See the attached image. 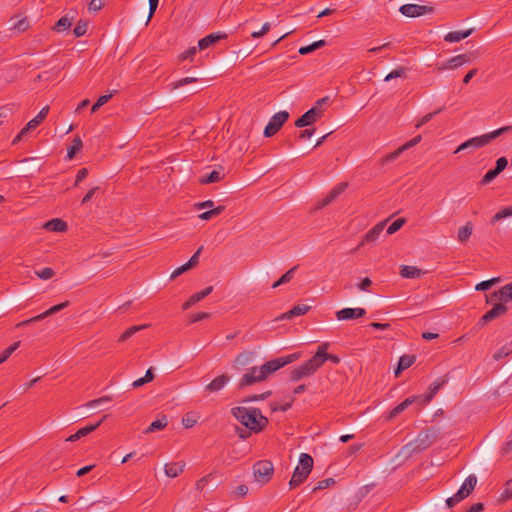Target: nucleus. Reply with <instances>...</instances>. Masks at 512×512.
I'll use <instances>...</instances> for the list:
<instances>
[{
    "label": "nucleus",
    "instance_id": "49",
    "mask_svg": "<svg viewBox=\"0 0 512 512\" xmlns=\"http://www.w3.org/2000/svg\"><path fill=\"white\" fill-rule=\"evenodd\" d=\"M198 79L197 78H194V77H185V78H182L178 81H175L171 84V89L172 90H175V89H178L180 87H183L185 85H188V84H191V83H195L197 82Z\"/></svg>",
    "mask_w": 512,
    "mask_h": 512
},
{
    "label": "nucleus",
    "instance_id": "40",
    "mask_svg": "<svg viewBox=\"0 0 512 512\" xmlns=\"http://www.w3.org/2000/svg\"><path fill=\"white\" fill-rule=\"evenodd\" d=\"M473 224L471 222H467L463 227H461L458 231V240L461 243L466 242L470 236L472 235Z\"/></svg>",
    "mask_w": 512,
    "mask_h": 512
},
{
    "label": "nucleus",
    "instance_id": "34",
    "mask_svg": "<svg viewBox=\"0 0 512 512\" xmlns=\"http://www.w3.org/2000/svg\"><path fill=\"white\" fill-rule=\"evenodd\" d=\"M423 274L424 272L415 266L403 265L400 270V275L407 279L419 278Z\"/></svg>",
    "mask_w": 512,
    "mask_h": 512
},
{
    "label": "nucleus",
    "instance_id": "10",
    "mask_svg": "<svg viewBox=\"0 0 512 512\" xmlns=\"http://www.w3.org/2000/svg\"><path fill=\"white\" fill-rule=\"evenodd\" d=\"M48 112L49 106L43 107L38 115L30 120L26 126L21 129L18 135L13 139L12 143L17 144L31 129H35L46 118Z\"/></svg>",
    "mask_w": 512,
    "mask_h": 512
},
{
    "label": "nucleus",
    "instance_id": "9",
    "mask_svg": "<svg viewBox=\"0 0 512 512\" xmlns=\"http://www.w3.org/2000/svg\"><path fill=\"white\" fill-rule=\"evenodd\" d=\"M399 11L405 17L416 18L433 13L434 7L430 5L404 4L399 8Z\"/></svg>",
    "mask_w": 512,
    "mask_h": 512
},
{
    "label": "nucleus",
    "instance_id": "54",
    "mask_svg": "<svg viewBox=\"0 0 512 512\" xmlns=\"http://www.w3.org/2000/svg\"><path fill=\"white\" fill-rule=\"evenodd\" d=\"M442 110H443V109H442V108H440V109H438V110H436V111H434V112H431V113H428V114L424 115V116L419 120V122H418V123H416L415 127H416V128H420V127H422L424 124H426V123H428L430 120H432V119H433V117H434L435 115H437L438 113H440Z\"/></svg>",
    "mask_w": 512,
    "mask_h": 512
},
{
    "label": "nucleus",
    "instance_id": "45",
    "mask_svg": "<svg viewBox=\"0 0 512 512\" xmlns=\"http://www.w3.org/2000/svg\"><path fill=\"white\" fill-rule=\"evenodd\" d=\"M272 395V391H266L262 394H254L247 396L241 400L242 403L255 402V401H263L269 398Z\"/></svg>",
    "mask_w": 512,
    "mask_h": 512
},
{
    "label": "nucleus",
    "instance_id": "48",
    "mask_svg": "<svg viewBox=\"0 0 512 512\" xmlns=\"http://www.w3.org/2000/svg\"><path fill=\"white\" fill-rule=\"evenodd\" d=\"M20 346V341H17L15 343H13L12 345H10L8 348H6L1 356H0V364H2L3 362H5L11 355L12 353L18 349V347Z\"/></svg>",
    "mask_w": 512,
    "mask_h": 512
},
{
    "label": "nucleus",
    "instance_id": "64",
    "mask_svg": "<svg viewBox=\"0 0 512 512\" xmlns=\"http://www.w3.org/2000/svg\"><path fill=\"white\" fill-rule=\"evenodd\" d=\"M197 423V420L190 414H186L182 418V424L185 428H192Z\"/></svg>",
    "mask_w": 512,
    "mask_h": 512
},
{
    "label": "nucleus",
    "instance_id": "16",
    "mask_svg": "<svg viewBox=\"0 0 512 512\" xmlns=\"http://www.w3.org/2000/svg\"><path fill=\"white\" fill-rule=\"evenodd\" d=\"M448 382V377L444 376L442 378L437 379L434 383H432L429 387V392L424 395H419L420 397L419 404L420 406H424L428 404L434 396L438 393V391Z\"/></svg>",
    "mask_w": 512,
    "mask_h": 512
},
{
    "label": "nucleus",
    "instance_id": "23",
    "mask_svg": "<svg viewBox=\"0 0 512 512\" xmlns=\"http://www.w3.org/2000/svg\"><path fill=\"white\" fill-rule=\"evenodd\" d=\"M310 308L311 307L306 304H297L293 306L289 311L277 317V320L292 319L294 317L304 315L310 310Z\"/></svg>",
    "mask_w": 512,
    "mask_h": 512
},
{
    "label": "nucleus",
    "instance_id": "3",
    "mask_svg": "<svg viewBox=\"0 0 512 512\" xmlns=\"http://www.w3.org/2000/svg\"><path fill=\"white\" fill-rule=\"evenodd\" d=\"M512 131V125L511 126H505L501 127L495 131L483 134L481 136L473 137L468 139L467 141L460 144L457 149L454 151V153H459L463 150H466L468 148H481L489 144L491 141L495 140L499 136Z\"/></svg>",
    "mask_w": 512,
    "mask_h": 512
},
{
    "label": "nucleus",
    "instance_id": "12",
    "mask_svg": "<svg viewBox=\"0 0 512 512\" xmlns=\"http://www.w3.org/2000/svg\"><path fill=\"white\" fill-rule=\"evenodd\" d=\"M68 305H69L68 301H65V302H62L60 304L54 305L51 308H49L48 310H46L45 312H43V313H41V314H39L37 316H34V317L30 318V319H27V320L19 322L18 324H16V327L17 328L25 327V326H27V325H29L31 323L43 320L44 318L49 317V316H51V315H53V314L63 310Z\"/></svg>",
    "mask_w": 512,
    "mask_h": 512
},
{
    "label": "nucleus",
    "instance_id": "18",
    "mask_svg": "<svg viewBox=\"0 0 512 512\" xmlns=\"http://www.w3.org/2000/svg\"><path fill=\"white\" fill-rule=\"evenodd\" d=\"M386 221L379 222L376 224L372 229H370L362 238L360 244L358 245L357 249L364 246L365 244L374 243L380 236V234L383 232Z\"/></svg>",
    "mask_w": 512,
    "mask_h": 512
},
{
    "label": "nucleus",
    "instance_id": "30",
    "mask_svg": "<svg viewBox=\"0 0 512 512\" xmlns=\"http://www.w3.org/2000/svg\"><path fill=\"white\" fill-rule=\"evenodd\" d=\"M44 228L51 232H65L68 225L60 218H54L45 223Z\"/></svg>",
    "mask_w": 512,
    "mask_h": 512
},
{
    "label": "nucleus",
    "instance_id": "42",
    "mask_svg": "<svg viewBox=\"0 0 512 512\" xmlns=\"http://www.w3.org/2000/svg\"><path fill=\"white\" fill-rule=\"evenodd\" d=\"M224 210H225V206L219 205V206H217L215 208H212V209H210L208 211H205V212L201 213L199 215V218L201 220L207 221V220L212 219L215 216L220 215Z\"/></svg>",
    "mask_w": 512,
    "mask_h": 512
},
{
    "label": "nucleus",
    "instance_id": "55",
    "mask_svg": "<svg viewBox=\"0 0 512 512\" xmlns=\"http://www.w3.org/2000/svg\"><path fill=\"white\" fill-rule=\"evenodd\" d=\"M499 175V173L493 168L491 170H489L484 176L483 178L481 179L480 181V184L481 185H487L489 184L492 180H494L497 176Z\"/></svg>",
    "mask_w": 512,
    "mask_h": 512
},
{
    "label": "nucleus",
    "instance_id": "63",
    "mask_svg": "<svg viewBox=\"0 0 512 512\" xmlns=\"http://www.w3.org/2000/svg\"><path fill=\"white\" fill-rule=\"evenodd\" d=\"M405 76V70L404 68H398V69H395L393 71H391L386 77H385V81H390L392 79H395V78H398V77H403Z\"/></svg>",
    "mask_w": 512,
    "mask_h": 512
},
{
    "label": "nucleus",
    "instance_id": "15",
    "mask_svg": "<svg viewBox=\"0 0 512 512\" xmlns=\"http://www.w3.org/2000/svg\"><path fill=\"white\" fill-rule=\"evenodd\" d=\"M348 187L347 182L337 184L321 201L316 205V210L323 209L331 204L339 195H341Z\"/></svg>",
    "mask_w": 512,
    "mask_h": 512
},
{
    "label": "nucleus",
    "instance_id": "21",
    "mask_svg": "<svg viewBox=\"0 0 512 512\" xmlns=\"http://www.w3.org/2000/svg\"><path fill=\"white\" fill-rule=\"evenodd\" d=\"M227 38V34L223 32L211 33L198 42V48L200 50L207 49L208 47L218 43L220 40Z\"/></svg>",
    "mask_w": 512,
    "mask_h": 512
},
{
    "label": "nucleus",
    "instance_id": "44",
    "mask_svg": "<svg viewBox=\"0 0 512 512\" xmlns=\"http://www.w3.org/2000/svg\"><path fill=\"white\" fill-rule=\"evenodd\" d=\"M71 25V20L67 16H63L55 23L53 30L57 32H62L69 29Z\"/></svg>",
    "mask_w": 512,
    "mask_h": 512
},
{
    "label": "nucleus",
    "instance_id": "4",
    "mask_svg": "<svg viewBox=\"0 0 512 512\" xmlns=\"http://www.w3.org/2000/svg\"><path fill=\"white\" fill-rule=\"evenodd\" d=\"M313 458L307 453L300 454L299 465L294 469L289 481L290 489L300 486L309 476L313 468Z\"/></svg>",
    "mask_w": 512,
    "mask_h": 512
},
{
    "label": "nucleus",
    "instance_id": "58",
    "mask_svg": "<svg viewBox=\"0 0 512 512\" xmlns=\"http://www.w3.org/2000/svg\"><path fill=\"white\" fill-rule=\"evenodd\" d=\"M202 250H203V246H200L198 248V250L189 259V261L187 263H185L189 267V269L197 266V264L199 263V256H200Z\"/></svg>",
    "mask_w": 512,
    "mask_h": 512
},
{
    "label": "nucleus",
    "instance_id": "1",
    "mask_svg": "<svg viewBox=\"0 0 512 512\" xmlns=\"http://www.w3.org/2000/svg\"><path fill=\"white\" fill-rule=\"evenodd\" d=\"M231 414L239 423L253 433L262 432L269 423L268 418L262 414L259 408L237 406L231 409Z\"/></svg>",
    "mask_w": 512,
    "mask_h": 512
},
{
    "label": "nucleus",
    "instance_id": "50",
    "mask_svg": "<svg viewBox=\"0 0 512 512\" xmlns=\"http://www.w3.org/2000/svg\"><path fill=\"white\" fill-rule=\"evenodd\" d=\"M406 223L405 218H398L395 220L388 228H387V234L392 235L396 233L399 229L403 227V225Z\"/></svg>",
    "mask_w": 512,
    "mask_h": 512
},
{
    "label": "nucleus",
    "instance_id": "2",
    "mask_svg": "<svg viewBox=\"0 0 512 512\" xmlns=\"http://www.w3.org/2000/svg\"><path fill=\"white\" fill-rule=\"evenodd\" d=\"M439 436V429L435 427L427 428L422 430L417 438L406 444L402 448V452H404L407 455H411L413 453H419L426 449H428L430 446H432Z\"/></svg>",
    "mask_w": 512,
    "mask_h": 512
},
{
    "label": "nucleus",
    "instance_id": "35",
    "mask_svg": "<svg viewBox=\"0 0 512 512\" xmlns=\"http://www.w3.org/2000/svg\"><path fill=\"white\" fill-rule=\"evenodd\" d=\"M224 178V174H221L220 171L213 170L209 174L203 175L199 178L200 184H210V183H216L219 182Z\"/></svg>",
    "mask_w": 512,
    "mask_h": 512
},
{
    "label": "nucleus",
    "instance_id": "28",
    "mask_svg": "<svg viewBox=\"0 0 512 512\" xmlns=\"http://www.w3.org/2000/svg\"><path fill=\"white\" fill-rule=\"evenodd\" d=\"M184 468L185 462H172L165 465L164 471L167 477L175 478L184 471Z\"/></svg>",
    "mask_w": 512,
    "mask_h": 512
},
{
    "label": "nucleus",
    "instance_id": "25",
    "mask_svg": "<svg viewBox=\"0 0 512 512\" xmlns=\"http://www.w3.org/2000/svg\"><path fill=\"white\" fill-rule=\"evenodd\" d=\"M213 291V286H208L200 292L194 293L189 297V299L183 304V310H187L199 301L203 300L205 297L210 295Z\"/></svg>",
    "mask_w": 512,
    "mask_h": 512
},
{
    "label": "nucleus",
    "instance_id": "41",
    "mask_svg": "<svg viewBox=\"0 0 512 512\" xmlns=\"http://www.w3.org/2000/svg\"><path fill=\"white\" fill-rule=\"evenodd\" d=\"M83 147L82 140L80 137H75L72 141V145L67 150V158L72 159L76 153H78Z\"/></svg>",
    "mask_w": 512,
    "mask_h": 512
},
{
    "label": "nucleus",
    "instance_id": "37",
    "mask_svg": "<svg viewBox=\"0 0 512 512\" xmlns=\"http://www.w3.org/2000/svg\"><path fill=\"white\" fill-rule=\"evenodd\" d=\"M108 415H104L98 422L95 424H90L85 427L80 428L76 433L79 435V438L85 437L91 432L95 431L106 419Z\"/></svg>",
    "mask_w": 512,
    "mask_h": 512
},
{
    "label": "nucleus",
    "instance_id": "22",
    "mask_svg": "<svg viewBox=\"0 0 512 512\" xmlns=\"http://www.w3.org/2000/svg\"><path fill=\"white\" fill-rule=\"evenodd\" d=\"M254 356L255 353L252 351H244L239 353L234 359L233 368L241 370L254 360Z\"/></svg>",
    "mask_w": 512,
    "mask_h": 512
},
{
    "label": "nucleus",
    "instance_id": "27",
    "mask_svg": "<svg viewBox=\"0 0 512 512\" xmlns=\"http://www.w3.org/2000/svg\"><path fill=\"white\" fill-rule=\"evenodd\" d=\"M420 397L417 396H411L406 398L403 402L395 406L388 415V419H393L397 415H399L401 412H403L408 406H410L413 403L418 402L419 403Z\"/></svg>",
    "mask_w": 512,
    "mask_h": 512
},
{
    "label": "nucleus",
    "instance_id": "62",
    "mask_svg": "<svg viewBox=\"0 0 512 512\" xmlns=\"http://www.w3.org/2000/svg\"><path fill=\"white\" fill-rule=\"evenodd\" d=\"M197 48L195 46L188 48L186 51L180 54L179 60L184 61L186 59H192L196 54Z\"/></svg>",
    "mask_w": 512,
    "mask_h": 512
},
{
    "label": "nucleus",
    "instance_id": "51",
    "mask_svg": "<svg viewBox=\"0 0 512 512\" xmlns=\"http://www.w3.org/2000/svg\"><path fill=\"white\" fill-rule=\"evenodd\" d=\"M403 152L404 151L401 147L397 148L395 151L384 156L381 160V164L384 165L386 163L396 160Z\"/></svg>",
    "mask_w": 512,
    "mask_h": 512
},
{
    "label": "nucleus",
    "instance_id": "8",
    "mask_svg": "<svg viewBox=\"0 0 512 512\" xmlns=\"http://www.w3.org/2000/svg\"><path fill=\"white\" fill-rule=\"evenodd\" d=\"M289 118V113L285 110L279 111L276 114H274L266 127L264 128V136L265 137H272L274 136L285 124V122Z\"/></svg>",
    "mask_w": 512,
    "mask_h": 512
},
{
    "label": "nucleus",
    "instance_id": "24",
    "mask_svg": "<svg viewBox=\"0 0 512 512\" xmlns=\"http://www.w3.org/2000/svg\"><path fill=\"white\" fill-rule=\"evenodd\" d=\"M230 381V376L227 374H222L215 379H213L208 385L205 387V391L210 393L218 392L222 390L226 384Z\"/></svg>",
    "mask_w": 512,
    "mask_h": 512
},
{
    "label": "nucleus",
    "instance_id": "36",
    "mask_svg": "<svg viewBox=\"0 0 512 512\" xmlns=\"http://www.w3.org/2000/svg\"><path fill=\"white\" fill-rule=\"evenodd\" d=\"M168 425V420L165 415L161 418L153 421L145 430V433H154L156 431L164 429Z\"/></svg>",
    "mask_w": 512,
    "mask_h": 512
},
{
    "label": "nucleus",
    "instance_id": "13",
    "mask_svg": "<svg viewBox=\"0 0 512 512\" xmlns=\"http://www.w3.org/2000/svg\"><path fill=\"white\" fill-rule=\"evenodd\" d=\"M323 111L318 107H312L295 121V126L302 128L312 125L322 116Z\"/></svg>",
    "mask_w": 512,
    "mask_h": 512
},
{
    "label": "nucleus",
    "instance_id": "46",
    "mask_svg": "<svg viewBox=\"0 0 512 512\" xmlns=\"http://www.w3.org/2000/svg\"><path fill=\"white\" fill-rule=\"evenodd\" d=\"M512 216V206L505 207L498 211L491 219V223L494 224L495 222L504 219L506 217Z\"/></svg>",
    "mask_w": 512,
    "mask_h": 512
},
{
    "label": "nucleus",
    "instance_id": "56",
    "mask_svg": "<svg viewBox=\"0 0 512 512\" xmlns=\"http://www.w3.org/2000/svg\"><path fill=\"white\" fill-rule=\"evenodd\" d=\"M35 274L43 280H48L52 278L55 275V272L52 268L46 267L42 269L41 271H36Z\"/></svg>",
    "mask_w": 512,
    "mask_h": 512
},
{
    "label": "nucleus",
    "instance_id": "20",
    "mask_svg": "<svg viewBox=\"0 0 512 512\" xmlns=\"http://www.w3.org/2000/svg\"><path fill=\"white\" fill-rule=\"evenodd\" d=\"M476 484L477 477L475 475H469L456 494L460 499L464 500L473 492Z\"/></svg>",
    "mask_w": 512,
    "mask_h": 512
},
{
    "label": "nucleus",
    "instance_id": "52",
    "mask_svg": "<svg viewBox=\"0 0 512 512\" xmlns=\"http://www.w3.org/2000/svg\"><path fill=\"white\" fill-rule=\"evenodd\" d=\"M499 280H500V278L496 277V278H492L490 280L482 281L476 285V290L477 291H486L490 287H492L495 283L499 282Z\"/></svg>",
    "mask_w": 512,
    "mask_h": 512
},
{
    "label": "nucleus",
    "instance_id": "29",
    "mask_svg": "<svg viewBox=\"0 0 512 512\" xmlns=\"http://www.w3.org/2000/svg\"><path fill=\"white\" fill-rule=\"evenodd\" d=\"M21 162L23 163L24 172L30 174L38 172L42 166L41 159L36 157L25 158Z\"/></svg>",
    "mask_w": 512,
    "mask_h": 512
},
{
    "label": "nucleus",
    "instance_id": "5",
    "mask_svg": "<svg viewBox=\"0 0 512 512\" xmlns=\"http://www.w3.org/2000/svg\"><path fill=\"white\" fill-rule=\"evenodd\" d=\"M300 357L301 354L299 352H296L287 356L269 360L259 367V372L261 373L263 380H266L270 374L278 371L279 369L283 368L284 366L290 363L295 362Z\"/></svg>",
    "mask_w": 512,
    "mask_h": 512
},
{
    "label": "nucleus",
    "instance_id": "39",
    "mask_svg": "<svg viewBox=\"0 0 512 512\" xmlns=\"http://www.w3.org/2000/svg\"><path fill=\"white\" fill-rule=\"evenodd\" d=\"M149 324H142V325H136L129 327L126 331H124L121 336L119 337V342H124L128 340L130 337H132L135 333L148 328Z\"/></svg>",
    "mask_w": 512,
    "mask_h": 512
},
{
    "label": "nucleus",
    "instance_id": "32",
    "mask_svg": "<svg viewBox=\"0 0 512 512\" xmlns=\"http://www.w3.org/2000/svg\"><path fill=\"white\" fill-rule=\"evenodd\" d=\"M473 31H474L473 28H470L465 31H452V32L447 33L444 36V40L449 43L459 42V41L469 37L473 33Z\"/></svg>",
    "mask_w": 512,
    "mask_h": 512
},
{
    "label": "nucleus",
    "instance_id": "57",
    "mask_svg": "<svg viewBox=\"0 0 512 512\" xmlns=\"http://www.w3.org/2000/svg\"><path fill=\"white\" fill-rule=\"evenodd\" d=\"M335 483V480L333 478H326L317 483V485L313 488V492H316L318 490L326 489L333 485Z\"/></svg>",
    "mask_w": 512,
    "mask_h": 512
},
{
    "label": "nucleus",
    "instance_id": "31",
    "mask_svg": "<svg viewBox=\"0 0 512 512\" xmlns=\"http://www.w3.org/2000/svg\"><path fill=\"white\" fill-rule=\"evenodd\" d=\"M416 361L415 355H403L398 361L397 368L395 369V376L398 377L402 371L411 367Z\"/></svg>",
    "mask_w": 512,
    "mask_h": 512
},
{
    "label": "nucleus",
    "instance_id": "6",
    "mask_svg": "<svg viewBox=\"0 0 512 512\" xmlns=\"http://www.w3.org/2000/svg\"><path fill=\"white\" fill-rule=\"evenodd\" d=\"M319 369L317 359L314 355L303 364L294 367L289 373V379L292 382L309 378L314 375Z\"/></svg>",
    "mask_w": 512,
    "mask_h": 512
},
{
    "label": "nucleus",
    "instance_id": "7",
    "mask_svg": "<svg viewBox=\"0 0 512 512\" xmlns=\"http://www.w3.org/2000/svg\"><path fill=\"white\" fill-rule=\"evenodd\" d=\"M274 473L273 463L269 460H261L253 465V474L257 482L265 484L270 481Z\"/></svg>",
    "mask_w": 512,
    "mask_h": 512
},
{
    "label": "nucleus",
    "instance_id": "61",
    "mask_svg": "<svg viewBox=\"0 0 512 512\" xmlns=\"http://www.w3.org/2000/svg\"><path fill=\"white\" fill-rule=\"evenodd\" d=\"M508 165V160L506 157L502 156L496 160V165L494 169L500 174Z\"/></svg>",
    "mask_w": 512,
    "mask_h": 512
},
{
    "label": "nucleus",
    "instance_id": "53",
    "mask_svg": "<svg viewBox=\"0 0 512 512\" xmlns=\"http://www.w3.org/2000/svg\"><path fill=\"white\" fill-rule=\"evenodd\" d=\"M87 27H88L87 22L82 21V20L78 21V23L76 24V26L73 30L75 37H81V36L85 35L87 32Z\"/></svg>",
    "mask_w": 512,
    "mask_h": 512
},
{
    "label": "nucleus",
    "instance_id": "19",
    "mask_svg": "<svg viewBox=\"0 0 512 512\" xmlns=\"http://www.w3.org/2000/svg\"><path fill=\"white\" fill-rule=\"evenodd\" d=\"M366 315L364 308H343L336 312L339 321L358 319Z\"/></svg>",
    "mask_w": 512,
    "mask_h": 512
},
{
    "label": "nucleus",
    "instance_id": "26",
    "mask_svg": "<svg viewBox=\"0 0 512 512\" xmlns=\"http://www.w3.org/2000/svg\"><path fill=\"white\" fill-rule=\"evenodd\" d=\"M493 299L506 303L512 300V281L491 294Z\"/></svg>",
    "mask_w": 512,
    "mask_h": 512
},
{
    "label": "nucleus",
    "instance_id": "38",
    "mask_svg": "<svg viewBox=\"0 0 512 512\" xmlns=\"http://www.w3.org/2000/svg\"><path fill=\"white\" fill-rule=\"evenodd\" d=\"M297 268L298 266H294L290 268L288 271H286L277 281L273 283L272 288H277L280 285L289 283L293 279Z\"/></svg>",
    "mask_w": 512,
    "mask_h": 512
},
{
    "label": "nucleus",
    "instance_id": "59",
    "mask_svg": "<svg viewBox=\"0 0 512 512\" xmlns=\"http://www.w3.org/2000/svg\"><path fill=\"white\" fill-rule=\"evenodd\" d=\"M271 25L269 22L263 24L261 30L251 33L252 38H260L270 31Z\"/></svg>",
    "mask_w": 512,
    "mask_h": 512
},
{
    "label": "nucleus",
    "instance_id": "60",
    "mask_svg": "<svg viewBox=\"0 0 512 512\" xmlns=\"http://www.w3.org/2000/svg\"><path fill=\"white\" fill-rule=\"evenodd\" d=\"M110 401H112V397L109 396V395H105V396H102V397H100L98 399H94V400L89 401L86 404V406L87 407H95V406H97V405H99L101 403L110 402Z\"/></svg>",
    "mask_w": 512,
    "mask_h": 512
},
{
    "label": "nucleus",
    "instance_id": "43",
    "mask_svg": "<svg viewBox=\"0 0 512 512\" xmlns=\"http://www.w3.org/2000/svg\"><path fill=\"white\" fill-rule=\"evenodd\" d=\"M512 354V341L504 344L493 355L495 360H500Z\"/></svg>",
    "mask_w": 512,
    "mask_h": 512
},
{
    "label": "nucleus",
    "instance_id": "33",
    "mask_svg": "<svg viewBox=\"0 0 512 512\" xmlns=\"http://www.w3.org/2000/svg\"><path fill=\"white\" fill-rule=\"evenodd\" d=\"M472 60V54H459L448 60V67L451 70L457 69L458 67L470 62Z\"/></svg>",
    "mask_w": 512,
    "mask_h": 512
},
{
    "label": "nucleus",
    "instance_id": "14",
    "mask_svg": "<svg viewBox=\"0 0 512 512\" xmlns=\"http://www.w3.org/2000/svg\"><path fill=\"white\" fill-rule=\"evenodd\" d=\"M264 381L261 373L259 372V367L254 366L250 368L247 373H245L238 383V388L243 389L247 386L254 385L256 383Z\"/></svg>",
    "mask_w": 512,
    "mask_h": 512
},
{
    "label": "nucleus",
    "instance_id": "11",
    "mask_svg": "<svg viewBox=\"0 0 512 512\" xmlns=\"http://www.w3.org/2000/svg\"><path fill=\"white\" fill-rule=\"evenodd\" d=\"M508 311L507 306L504 303L495 304L489 311H487L478 321L477 326L482 328L488 322L494 320L497 317H500Z\"/></svg>",
    "mask_w": 512,
    "mask_h": 512
},
{
    "label": "nucleus",
    "instance_id": "17",
    "mask_svg": "<svg viewBox=\"0 0 512 512\" xmlns=\"http://www.w3.org/2000/svg\"><path fill=\"white\" fill-rule=\"evenodd\" d=\"M328 347L329 343H323L318 346V349L314 354L315 359H317L319 368H321L326 361H331L334 364H338L340 362V358L337 355L327 353Z\"/></svg>",
    "mask_w": 512,
    "mask_h": 512
},
{
    "label": "nucleus",
    "instance_id": "47",
    "mask_svg": "<svg viewBox=\"0 0 512 512\" xmlns=\"http://www.w3.org/2000/svg\"><path fill=\"white\" fill-rule=\"evenodd\" d=\"M29 28V22L26 17L17 19L12 23L11 29L17 30L18 32H24Z\"/></svg>",
    "mask_w": 512,
    "mask_h": 512
}]
</instances>
